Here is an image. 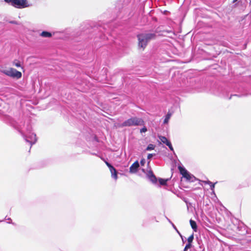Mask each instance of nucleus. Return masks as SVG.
<instances>
[{"mask_svg": "<svg viewBox=\"0 0 251 251\" xmlns=\"http://www.w3.org/2000/svg\"><path fill=\"white\" fill-rule=\"evenodd\" d=\"M138 46L143 50L146 48L148 42L155 37L154 33H143L138 35Z\"/></svg>", "mask_w": 251, "mask_h": 251, "instance_id": "nucleus-1", "label": "nucleus"}, {"mask_svg": "<svg viewBox=\"0 0 251 251\" xmlns=\"http://www.w3.org/2000/svg\"><path fill=\"white\" fill-rule=\"evenodd\" d=\"M144 125V121L142 119L137 117L129 119L122 124L123 126H143Z\"/></svg>", "mask_w": 251, "mask_h": 251, "instance_id": "nucleus-2", "label": "nucleus"}, {"mask_svg": "<svg viewBox=\"0 0 251 251\" xmlns=\"http://www.w3.org/2000/svg\"><path fill=\"white\" fill-rule=\"evenodd\" d=\"M0 71L5 75L11 77L19 79L22 77V73L14 68L0 69Z\"/></svg>", "mask_w": 251, "mask_h": 251, "instance_id": "nucleus-3", "label": "nucleus"}, {"mask_svg": "<svg viewBox=\"0 0 251 251\" xmlns=\"http://www.w3.org/2000/svg\"><path fill=\"white\" fill-rule=\"evenodd\" d=\"M12 6L17 8H24L29 7L27 0H12Z\"/></svg>", "mask_w": 251, "mask_h": 251, "instance_id": "nucleus-4", "label": "nucleus"}, {"mask_svg": "<svg viewBox=\"0 0 251 251\" xmlns=\"http://www.w3.org/2000/svg\"><path fill=\"white\" fill-rule=\"evenodd\" d=\"M23 137L25 140L28 142L31 146L34 144L37 141L36 134L32 132H29L28 134L24 135Z\"/></svg>", "mask_w": 251, "mask_h": 251, "instance_id": "nucleus-5", "label": "nucleus"}, {"mask_svg": "<svg viewBox=\"0 0 251 251\" xmlns=\"http://www.w3.org/2000/svg\"><path fill=\"white\" fill-rule=\"evenodd\" d=\"M139 167V162L136 161L133 163L129 168V172L132 174L135 173L137 172V170Z\"/></svg>", "mask_w": 251, "mask_h": 251, "instance_id": "nucleus-6", "label": "nucleus"}, {"mask_svg": "<svg viewBox=\"0 0 251 251\" xmlns=\"http://www.w3.org/2000/svg\"><path fill=\"white\" fill-rule=\"evenodd\" d=\"M147 176L148 178L153 183H156L157 182V178L152 171H149L147 174Z\"/></svg>", "mask_w": 251, "mask_h": 251, "instance_id": "nucleus-7", "label": "nucleus"}, {"mask_svg": "<svg viewBox=\"0 0 251 251\" xmlns=\"http://www.w3.org/2000/svg\"><path fill=\"white\" fill-rule=\"evenodd\" d=\"M184 178H185L187 180L191 182H193L196 179L195 177L189 173H188V175L184 176Z\"/></svg>", "mask_w": 251, "mask_h": 251, "instance_id": "nucleus-8", "label": "nucleus"}, {"mask_svg": "<svg viewBox=\"0 0 251 251\" xmlns=\"http://www.w3.org/2000/svg\"><path fill=\"white\" fill-rule=\"evenodd\" d=\"M179 170L180 174L182 175V176L184 177L186 175H188V173H189L184 168L179 167Z\"/></svg>", "mask_w": 251, "mask_h": 251, "instance_id": "nucleus-9", "label": "nucleus"}, {"mask_svg": "<svg viewBox=\"0 0 251 251\" xmlns=\"http://www.w3.org/2000/svg\"><path fill=\"white\" fill-rule=\"evenodd\" d=\"M159 139H160L162 143L165 144L166 145H167L169 143H170V142L165 136H159Z\"/></svg>", "mask_w": 251, "mask_h": 251, "instance_id": "nucleus-10", "label": "nucleus"}, {"mask_svg": "<svg viewBox=\"0 0 251 251\" xmlns=\"http://www.w3.org/2000/svg\"><path fill=\"white\" fill-rule=\"evenodd\" d=\"M190 224L192 228L194 230V231H195V232L197 231V224H196V222L192 220H190Z\"/></svg>", "mask_w": 251, "mask_h": 251, "instance_id": "nucleus-11", "label": "nucleus"}, {"mask_svg": "<svg viewBox=\"0 0 251 251\" xmlns=\"http://www.w3.org/2000/svg\"><path fill=\"white\" fill-rule=\"evenodd\" d=\"M40 36L43 37H50L52 34L50 32L44 31L41 33Z\"/></svg>", "mask_w": 251, "mask_h": 251, "instance_id": "nucleus-12", "label": "nucleus"}, {"mask_svg": "<svg viewBox=\"0 0 251 251\" xmlns=\"http://www.w3.org/2000/svg\"><path fill=\"white\" fill-rule=\"evenodd\" d=\"M109 170L111 172L112 177L116 180L118 177L116 170L114 168V170H112V169H109Z\"/></svg>", "mask_w": 251, "mask_h": 251, "instance_id": "nucleus-13", "label": "nucleus"}, {"mask_svg": "<svg viewBox=\"0 0 251 251\" xmlns=\"http://www.w3.org/2000/svg\"><path fill=\"white\" fill-rule=\"evenodd\" d=\"M204 182L205 184H208L210 185V189L212 190V191L213 192H214V188H215V185L216 183V182L215 183H213L212 182H211L210 181H204Z\"/></svg>", "mask_w": 251, "mask_h": 251, "instance_id": "nucleus-14", "label": "nucleus"}, {"mask_svg": "<svg viewBox=\"0 0 251 251\" xmlns=\"http://www.w3.org/2000/svg\"><path fill=\"white\" fill-rule=\"evenodd\" d=\"M172 116V113H168V114L166 115L165 116V119L164 120V122H163V123L164 124H168L171 117Z\"/></svg>", "mask_w": 251, "mask_h": 251, "instance_id": "nucleus-15", "label": "nucleus"}, {"mask_svg": "<svg viewBox=\"0 0 251 251\" xmlns=\"http://www.w3.org/2000/svg\"><path fill=\"white\" fill-rule=\"evenodd\" d=\"M168 180V179H163V178L159 179V183L161 185H166Z\"/></svg>", "mask_w": 251, "mask_h": 251, "instance_id": "nucleus-16", "label": "nucleus"}, {"mask_svg": "<svg viewBox=\"0 0 251 251\" xmlns=\"http://www.w3.org/2000/svg\"><path fill=\"white\" fill-rule=\"evenodd\" d=\"M154 148H155V146L154 145L150 144L148 146V147L146 149V150L147 151L153 150H154Z\"/></svg>", "mask_w": 251, "mask_h": 251, "instance_id": "nucleus-17", "label": "nucleus"}, {"mask_svg": "<svg viewBox=\"0 0 251 251\" xmlns=\"http://www.w3.org/2000/svg\"><path fill=\"white\" fill-rule=\"evenodd\" d=\"M193 239H194V235H193V234H192L188 238V239H187L188 244H191V243L192 242Z\"/></svg>", "mask_w": 251, "mask_h": 251, "instance_id": "nucleus-18", "label": "nucleus"}, {"mask_svg": "<svg viewBox=\"0 0 251 251\" xmlns=\"http://www.w3.org/2000/svg\"><path fill=\"white\" fill-rule=\"evenodd\" d=\"M13 65L17 67H21V64L20 62L17 60H15L13 62Z\"/></svg>", "mask_w": 251, "mask_h": 251, "instance_id": "nucleus-19", "label": "nucleus"}, {"mask_svg": "<svg viewBox=\"0 0 251 251\" xmlns=\"http://www.w3.org/2000/svg\"><path fill=\"white\" fill-rule=\"evenodd\" d=\"M105 164L107 166V167L109 168V169H112V170H114V167L112 166L110 163H109L108 162L104 161Z\"/></svg>", "mask_w": 251, "mask_h": 251, "instance_id": "nucleus-20", "label": "nucleus"}, {"mask_svg": "<svg viewBox=\"0 0 251 251\" xmlns=\"http://www.w3.org/2000/svg\"><path fill=\"white\" fill-rule=\"evenodd\" d=\"M191 247H192V245H191V244H187L185 246V248H184V251H187V250H188V249L191 248Z\"/></svg>", "mask_w": 251, "mask_h": 251, "instance_id": "nucleus-21", "label": "nucleus"}, {"mask_svg": "<svg viewBox=\"0 0 251 251\" xmlns=\"http://www.w3.org/2000/svg\"><path fill=\"white\" fill-rule=\"evenodd\" d=\"M167 146L169 148L171 151H174V149L171 142L169 143Z\"/></svg>", "mask_w": 251, "mask_h": 251, "instance_id": "nucleus-22", "label": "nucleus"}, {"mask_svg": "<svg viewBox=\"0 0 251 251\" xmlns=\"http://www.w3.org/2000/svg\"><path fill=\"white\" fill-rule=\"evenodd\" d=\"M147 131V129L146 127H144L140 129L141 133L146 132Z\"/></svg>", "mask_w": 251, "mask_h": 251, "instance_id": "nucleus-23", "label": "nucleus"}, {"mask_svg": "<svg viewBox=\"0 0 251 251\" xmlns=\"http://www.w3.org/2000/svg\"><path fill=\"white\" fill-rule=\"evenodd\" d=\"M145 162H146V161L144 159H142L140 161V163H141V165H142V166L144 165Z\"/></svg>", "mask_w": 251, "mask_h": 251, "instance_id": "nucleus-24", "label": "nucleus"}, {"mask_svg": "<svg viewBox=\"0 0 251 251\" xmlns=\"http://www.w3.org/2000/svg\"><path fill=\"white\" fill-rule=\"evenodd\" d=\"M153 154H149L148 155V159H150L153 156Z\"/></svg>", "mask_w": 251, "mask_h": 251, "instance_id": "nucleus-25", "label": "nucleus"}, {"mask_svg": "<svg viewBox=\"0 0 251 251\" xmlns=\"http://www.w3.org/2000/svg\"><path fill=\"white\" fill-rule=\"evenodd\" d=\"M4 1L11 5L12 4V0H4Z\"/></svg>", "mask_w": 251, "mask_h": 251, "instance_id": "nucleus-26", "label": "nucleus"}, {"mask_svg": "<svg viewBox=\"0 0 251 251\" xmlns=\"http://www.w3.org/2000/svg\"><path fill=\"white\" fill-rule=\"evenodd\" d=\"M7 220L8 221V223H11L12 220L10 218H8Z\"/></svg>", "mask_w": 251, "mask_h": 251, "instance_id": "nucleus-27", "label": "nucleus"}, {"mask_svg": "<svg viewBox=\"0 0 251 251\" xmlns=\"http://www.w3.org/2000/svg\"><path fill=\"white\" fill-rule=\"evenodd\" d=\"M10 23L14 24H17V22L15 21H11Z\"/></svg>", "mask_w": 251, "mask_h": 251, "instance_id": "nucleus-28", "label": "nucleus"}, {"mask_svg": "<svg viewBox=\"0 0 251 251\" xmlns=\"http://www.w3.org/2000/svg\"><path fill=\"white\" fill-rule=\"evenodd\" d=\"M172 225L174 227V228L176 230H177V229H176V226L174 225V224H173V223H172Z\"/></svg>", "mask_w": 251, "mask_h": 251, "instance_id": "nucleus-29", "label": "nucleus"}, {"mask_svg": "<svg viewBox=\"0 0 251 251\" xmlns=\"http://www.w3.org/2000/svg\"><path fill=\"white\" fill-rule=\"evenodd\" d=\"M167 220L169 221V222H170L172 224V222L168 218H167Z\"/></svg>", "mask_w": 251, "mask_h": 251, "instance_id": "nucleus-30", "label": "nucleus"}, {"mask_svg": "<svg viewBox=\"0 0 251 251\" xmlns=\"http://www.w3.org/2000/svg\"><path fill=\"white\" fill-rule=\"evenodd\" d=\"M177 233L180 235V236L182 237V236L181 235L180 233L179 232V231L177 230H176Z\"/></svg>", "mask_w": 251, "mask_h": 251, "instance_id": "nucleus-31", "label": "nucleus"}, {"mask_svg": "<svg viewBox=\"0 0 251 251\" xmlns=\"http://www.w3.org/2000/svg\"><path fill=\"white\" fill-rule=\"evenodd\" d=\"M238 0H233V2L234 3L236 1H237Z\"/></svg>", "mask_w": 251, "mask_h": 251, "instance_id": "nucleus-32", "label": "nucleus"}, {"mask_svg": "<svg viewBox=\"0 0 251 251\" xmlns=\"http://www.w3.org/2000/svg\"><path fill=\"white\" fill-rule=\"evenodd\" d=\"M2 221H0V222H1Z\"/></svg>", "mask_w": 251, "mask_h": 251, "instance_id": "nucleus-33", "label": "nucleus"}]
</instances>
